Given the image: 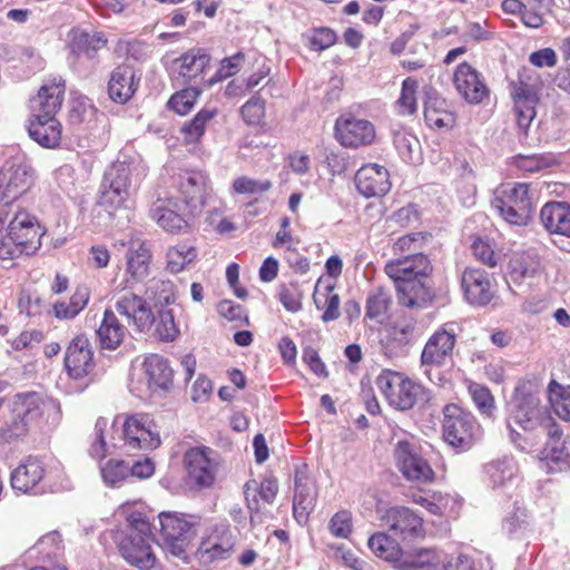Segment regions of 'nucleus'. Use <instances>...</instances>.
Listing matches in <instances>:
<instances>
[{"label":"nucleus","instance_id":"423d86ee","mask_svg":"<svg viewBox=\"0 0 570 570\" xmlns=\"http://www.w3.org/2000/svg\"><path fill=\"white\" fill-rule=\"evenodd\" d=\"M442 435L454 449L469 450L476 439L479 430L475 417L455 403L446 404L443 410Z\"/></svg>","mask_w":570,"mask_h":570},{"label":"nucleus","instance_id":"6e6552de","mask_svg":"<svg viewBox=\"0 0 570 570\" xmlns=\"http://www.w3.org/2000/svg\"><path fill=\"white\" fill-rule=\"evenodd\" d=\"M510 96L513 101L515 122L527 136V131L537 116L539 97V81L529 75L520 73L518 79L510 82Z\"/></svg>","mask_w":570,"mask_h":570},{"label":"nucleus","instance_id":"58836bf2","mask_svg":"<svg viewBox=\"0 0 570 570\" xmlns=\"http://www.w3.org/2000/svg\"><path fill=\"white\" fill-rule=\"evenodd\" d=\"M431 239V234L428 232L409 233L397 237L391 250L397 257H411V255L424 254L423 250Z\"/></svg>","mask_w":570,"mask_h":570},{"label":"nucleus","instance_id":"6e6d98bb","mask_svg":"<svg viewBox=\"0 0 570 570\" xmlns=\"http://www.w3.org/2000/svg\"><path fill=\"white\" fill-rule=\"evenodd\" d=\"M244 61L245 53L242 51H238L230 57H225L224 59H222L216 73L208 79V86H212L218 81H223L238 73L244 65Z\"/></svg>","mask_w":570,"mask_h":570},{"label":"nucleus","instance_id":"49530a36","mask_svg":"<svg viewBox=\"0 0 570 570\" xmlns=\"http://www.w3.org/2000/svg\"><path fill=\"white\" fill-rule=\"evenodd\" d=\"M108 39L102 32H76L72 37L73 48L88 58L96 57L97 52L107 47Z\"/></svg>","mask_w":570,"mask_h":570},{"label":"nucleus","instance_id":"09e8293b","mask_svg":"<svg viewBox=\"0 0 570 570\" xmlns=\"http://www.w3.org/2000/svg\"><path fill=\"white\" fill-rule=\"evenodd\" d=\"M62 413L58 401L46 397L38 403V423L41 430L50 432L61 422Z\"/></svg>","mask_w":570,"mask_h":570},{"label":"nucleus","instance_id":"4be33fe9","mask_svg":"<svg viewBox=\"0 0 570 570\" xmlns=\"http://www.w3.org/2000/svg\"><path fill=\"white\" fill-rule=\"evenodd\" d=\"M151 261L153 253L145 240H130L125 254V287L142 282L149 275Z\"/></svg>","mask_w":570,"mask_h":570},{"label":"nucleus","instance_id":"37998d69","mask_svg":"<svg viewBox=\"0 0 570 570\" xmlns=\"http://www.w3.org/2000/svg\"><path fill=\"white\" fill-rule=\"evenodd\" d=\"M197 257V250L194 246L186 243H179L170 246L166 253V271L171 274L183 272Z\"/></svg>","mask_w":570,"mask_h":570},{"label":"nucleus","instance_id":"5fc2aeb1","mask_svg":"<svg viewBox=\"0 0 570 570\" xmlns=\"http://www.w3.org/2000/svg\"><path fill=\"white\" fill-rule=\"evenodd\" d=\"M392 303L391 295L383 288H377L366 301V316L376 320L386 315Z\"/></svg>","mask_w":570,"mask_h":570},{"label":"nucleus","instance_id":"c756f323","mask_svg":"<svg viewBox=\"0 0 570 570\" xmlns=\"http://www.w3.org/2000/svg\"><path fill=\"white\" fill-rule=\"evenodd\" d=\"M540 220L550 234L570 237V205L549 202L540 210Z\"/></svg>","mask_w":570,"mask_h":570},{"label":"nucleus","instance_id":"de8ad7c7","mask_svg":"<svg viewBox=\"0 0 570 570\" xmlns=\"http://www.w3.org/2000/svg\"><path fill=\"white\" fill-rule=\"evenodd\" d=\"M539 268V261L529 253L514 254L509 262V274L514 282L533 276Z\"/></svg>","mask_w":570,"mask_h":570},{"label":"nucleus","instance_id":"603ef678","mask_svg":"<svg viewBox=\"0 0 570 570\" xmlns=\"http://www.w3.org/2000/svg\"><path fill=\"white\" fill-rule=\"evenodd\" d=\"M130 193L126 189H118L108 185L101 193L99 205L109 215L115 216L119 210L126 208Z\"/></svg>","mask_w":570,"mask_h":570},{"label":"nucleus","instance_id":"8fccbe9b","mask_svg":"<svg viewBox=\"0 0 570 570\" xmlns=\"http://www.w3.org/2000/svg\"><path fill=\"white\" fill-rule=\"evenodd\" d=\"M137 168L127 161H115L106 174L109 186L130 193L131 180Z\"/></svg>","mask_w":570,"mask_h":570},{"label":"nucleus","instance_id":"bb28decb","mask_svg":"<svg viewBox=\"0 0 570 570\" xmlns=\"http://www.w3.org/2000/svg\"><path fill=\"white\" fill-rule=\"evenodd\" d=\"M66 94V80L61 75H50L38 89V112L56 116L61 109Z\"/></svg>","mask_w":570,"mask_h":570},{"label":"nucleus","instance_id":"052dcab7","mask_svg":"<svg viewBox=\"0 0 570 570\" xmlns=\"http://www.w3.org/2000/svg\"><path fill=\"white\" fill-rule=\"evenodd\" d=\"M328 530L335 538L348 539L353 532V517L348 510L336 512L328 522Z\"/></svg>","mask_w":570,"mask_h":570},{"label":"nucleus","instance_id":"20e7f679","mask_svg":"<svg viewBox=\"0 0 570 570\" xmlns=\"http://www.w3.org/2000/svg\"><path fill=\"white\" fill-rule=\"evenodd\" d=\"M375 385L389 405L399 411L413 409L424 396V386L406 374L390 368L375 379Z\"/></svg>","mask_w":570,"mask_h":570},{"label":"nucleus","instance_id":"b1692460","mask_svg":"<svg viewBox=\"0 0 570 570\" xmlns=\"http://www.w3.org/2000/svg\"><path fill=\"white\" fill-rule=\"evenodd\" d=\"M355 186L366 198L382 197L391 188L389 170L379 164L363 165L355 174Z\"/></svg>","mask_w":570,"mask_h":570},{"label":"nucleus","instance_id":"f8f14e48","mask_svg":"<svg viewBox=\"0 0 570 570\" xmlns=\"http://www.w3.org/2000/svg\"><path fill=\"white\" fill-rule=\"evenodd\" d=\"M7 247H0L1 255L18 257L21 254L32 255L36 253V246L31 239L35 232V217L24 209H19L8 225Z\"/></svg>","mask_w":570,"mask_h":570},{"label":"nucleus","instance_id":"c9c22d12","mask_svg":"<svg viewBox=\"0 0 570 570\" xmlns=\"http://www.w3.org/2000/svg\"><path fill=\"white\" fill-rule=\"evenodd\" d=\"M367 546L375 557L393 563L394 568L401 562L404 554L400 543L385 532L372 534L367 541Z\"/></svg>","mask_w":570,"mask_h":570},{"label":"nucleus","instance_id":"a211bd4d","mask_svg":"<svg viewBox=\"0 0 570 570\" xmlns=\"http://www.w3.org/2000/svg\"><path fill=\"white\" fill-rule=\"evenodd\" d=\"M456 344L453 324L446 323L438 328L425 343L421 353L422 365L440 367L452 360Z\"/></svg>","mask_w":570,"mask_h":570},{"label":"nucleus","instance_id":"7ed1b4c3","mask_svg":"<svg viewBox=\"0 0 570 570\" xmlns=\"http://www.w3.org/2000/svg\"><path fill=\"white\" fill-rule=\"evenodd\" d=\"M491 204L499 216L511 225L527 226L532 220L534 204L527 183L501 185Z\"/></svg>","mask_w":570,"mask_h":570},{"label":"nucleus","instance_id":"13d9d810","mask_svg":"<svg viewBox=\"0 0 570 570\" xmlns=\"http://www.w3.org/2000/svg\"><path fill=\"white\" fill-rule=\"evenodd\" d=\"M155 333L160 341L173 342L179 333L175 323L174 314L170 309H161L158 318H155Z\"/></svg>","mask_w":570,"mask_h":570},{"label":"nucleus","instance_id":"774afa93","mask_svg":"<svg viewBox=\"0 0 570 570\" xmlns=\"http://www.w3.org/2000/svg\"><path fill=\"white\" fill-rule=\"evenodd\" d=\"M337 40L334 30L328 27L315 28L312 30L309 37V49L315 51H323L332 47Z\"/></svg>","mask_w":570,"mask_h":570},{"label":"nucleus","instance_id":"a18cd8bd","mask_svg":"<svg viewBox=\"0 0 570 570\" xmlns=\"http://www.w3.org/2000/svg\"><path fill=\"white\" fill-rule=\"evenodd\" d=\"M200 94L202 90L196 86L184 88L171 95L167 101V107L179 116L188 115L195 107Z\"/></svg>","mask_w":570,"mask_h":570},{"label":"nucleus","instance_id":"9d476101","mask_svg":"<svg viewBox=\"0 0 570 570\" xmlns=\"http://www.w3.org/2000/svg\"><path fill=\"white\" fill-rule=\"evenodd\" d=\"M176 191L179 200L190 214L200 215L207 198L210 195V180L208 175L198 169H187L179 173L176 181Z\"/></svg>","mask_w":570,"mask_h":570},{"label":"nucleus","instance_id":"f03ea898","mask_svg":"<svg viewBox=\"0 0 570 570\" xmlns=\"http://www.w3.org/2000/svg\"><path fill=\"white\" fill-rule=\"evenodd\" d=\"M512 403L513 407L508 417V425L513 442L521 439L517 429L531 433L538 429L544 430L550 422L554 421L541 403L535 381H519L512 395Z\"/></svg>","mask_w":570,"mask_h":570},{"label":"nucleus","instance_id":"0eeeda50","mask_svg":"<svg viewBox=\"0 0 570 570\" xmlns=\"http://www.w3.org/2000/svg\"><path fill=\"white\" fill-rule=\"evenodd\" d=\"M393 458L397 470L406 481L419 484H431L435 481L436 474L416 443L409 440L397 441Z\"/></svg>","mask_w":570,"mask_h":570},{"label":"nucleus","instance_id":"dca6fc26","mask_svg":"<svg viewBox=\"0 0 570 570\" xmlns=\"http://www.w3.org/2000/svg\"><path fill=\"white\" fill-rule=\"evenodd\" d=\"M452 82L460 97L470 105H479L490 96V89L482 73L466 61L455 67Z\"/></svg>","mask_w":570,"mask_h":570},{"label":"nucleus","instance_id":"7c9ffc66","mask_svg":"<svg viewBox=\"0 0 570 570\" xmlns=\"http://www.w3.org/2000/svg\"><path fill=\"white\" fill-rule=\"evenodd\" d=\"M127 334V327L119 321L115 312L110 308L105 309L97 330L100 347L115 351L124 343Z\"/></svg>","mask_w":570,"mask_h":570},{"label":"nucleus","instance_id":"412c9836","mask_svg":"<svg viewBox=\"0 0 570 570\" xmlns=\"http://www.w3.org/2000/svg\"><path fill=\"white\" fill-rule=\"evenodd\" d=\"M384 521L403 541L424 539L426 535L423 518L407 507L387 509Z\"/></svg>","mask_w":570,"mask_h":570},{"label":"nucleus","instance_id":"69168bd1","mask_svg":"<svg viewBox=\"0 0 570 570\" xmlns=\"http://www.w3.org/2000/svg\"><path fill=\"white\" fill-rule=\"evenodd\" d=\"M302 293L294 283L283 284L278 288V299L284 308L291 313H296L302 308Z\"/></svg>","mask_w":570,"mask_h":570},{"label":"nucleus","instance_id":"4c0bfd02","mask_svg":"<svg viewBox=\"0 0 570 570\" xmlns=\"http://www.w3.org/2000/svg\"><path fill=\"white\" fill-rule=\"evenodd\" d=\"M218 115L216 108L200 109L189 121L185 122L180 129L185 145H197L206 130L207 125Z\"/></svg>","mask_w":570,"mask_h":570},{"label":"nucleus","instance_id":"72a5a7b5","mask_svg":"<svg viewBox=\"0 0 570 570\" xmlns=\"http://www.w3.org/2000/svg\"><path fill=\"white\" fill-rule=\"evenodd\" d=\"M416 321L406 318L396 322L387 330V334L383 343L385 354L389 357L396 356L406 345H409L415 336Z\"/></svg>","mask_w":570,"mask_h":570},{"label":"nucleus","instance_id":"2eb2a0df","mask_svg":"<svg viewBox=\"0 0 570 570\" xmlns=\"http://www.w3.org/2000/svg\"><path fill=\"white\" fill-rule=\"evenodd\" d=\"M30 168L19 157L0 168V204L12 205L30 187Z\"/></svg>","mask_w":570,"mask_h":570},{"label":"nucleus","instance_id":"ddd939ff","mask_svg":"<svg viewBox=\"0 0 570 570\" xmlns=\"http://www.w3.org/2000/svg\"><path fill=\"white\" fill-rule=\"evenodd\" d=\"M212 57L202 48H191L170 65V75L183 83L207 85L206 75L210 69Z\"/></svg>","mask_w":570,"mask_h":570},{"label":"nucleus","instance_id":"c03bdc74","mask_svg":"<svg viewBox=\"0 0 570 570\" xmlns=\"http://www.w3.org/2000/svg\"><path fill=\"white\" fill-rule=\"evenodd\" d=\"M11 487L16 492L31 494L36 487V468L31 458L11 473Z\"/></svg>","mask_w":570,"mask_h":570},{"label":"nucleus","instance_id":"c85d7f7f","mask_svg":"<svg viewBox=\"0 0 570 570\" xmlns=\"http://www.w3.org/2000/svg\"><path fill=\"white\" fill-rule=\"evenodd\" d=\"M149 390L168 391L173 386L174 371L167 358L158 355H148L142 363Z\"/></svg>","mask_w":570,"mask_h":570},{"label":"nucleus","instance_id":"473e14b6","mask_svg":"<svg viewBox=\"0 0 570 570\" xmlns=\"http://www.w3.org/2000/svg\"><path fill=\"white\" fill-rule=\"evenodd\" d=\"M547 441L543 449L540 451L539 458L541 461L547 462H566L570 459V448L563 438L561 426L556 422L544 429Z\"/></svg>","mask_w":570,"mask_h":570},{"label":"nucleus","instance_id":"e433bc0d","mask_svg":"<svg viewBox=\"0 0 570 570\" xmlns=\"http://www.w3.org/2000/svg\"><path fill=\"white\" fill-rule=\"evenodd\" d=\"M442 563L441 553L434 548H421L403 554L397 570H433Z\"/></svg>","mask_w":570,"mask_h":570},{"label":"nucleus","instance_id":"864d4df0","mask_svg":"<svg viewBox=\"0 0 570 570\" xmlns=\"http://www.w3.org/2000/svg\"><path fill=\"white\" fill-rule=\"evenodd\" d=\"M468 391L480 413L491 416L495 407L494 396L491 391L485 385L476 382H470Z\"/></svg>","mask_w":570,"mask_h":570},{"label":"nucleus","instance_id":"cd10ccee","mask_svg":"<svg viewBox=\"0 0 570 570\" xmlns=\"http://www.w3.org/2000/svg\"><path fill=\"white\" fill-rule=\"evenodd\" d=\"M139 79H135L134 70L128 66H118L108 81V96L118 104L127 102L136 92Z\"/></svg>","mask_w":570,"mask_h":570},{"label":"nucleus","instance_id":"5701e85b","mask_svg":"<svg viewBox=\"0 0 570 570\" xmlns=\"http://www.w3.org/2000/svg\"><path fill=\"white\" fill-rule=\"evenodd\" d=\"M119 552L127 563L139 570H161V563L157 558L148 540H141L128 534L119 543Z\"/></svg>","mask_w":570,"mask_h":570},{"label":"nucleus","instance_id":"39448f33","mask_svg":"<svg viewBox=\"0 0 570 570\" xmlns=\"http://www.w3.org/2000/svg\"><path fill=\"white\" fill-rule=\"evenodd\" d=\"M159 535L164 547L175 557L186 559V552L197 535L200 518L179 512H160Z\"/></svg>","mask_w":570,"mask_h":570},{"label":"nucleus","instance_id":"680f3d73","mask_svg":"<svg viewBox=\"0 0 570 570\" xmlns=\"http://www.w3.org/2000/svg\"><path fill=\"white\" fill-rule=\"evenodd\" d=\"M273 184L271 180H255L247 176L237 177L232 185L234 193L240 195H255L268 191Z\"/></svg>","mask_w":570,"mask_h":570},{"label":"nucleus","instance_id":"338daca9","mask_svg":"<svg viewBox=\"0 0 570 570\" xmlns=\"http://www.w3.org/2000/svg\"><path fill=\"white\" fill-rule=\"evenodd\" d=\"M513 164L524 173H537L551 166V161L543 155H518L513 157Z\"/></svg>","mask_w":570,"mask_h":570},{"label":"nucleus","instance_id":"9b49d317","mask_svg":"<svg viewBox=\"0 0 570 570\" xmlns=\"http://www.w3.org/2000/svg\"><path fill=\"white\" fill-rule=\"evenodd\" d=\"M178 209L177 199L173 197L159 198L150 207L149 217L168 234H188L193 230V222L197 215L190 214L185 206L180 212Z\"/></svg>","mask_w":570,"mask_h":570},{"label":"nucleus","instance_id":"f3484780","mask_svg":"<svg viewBox=\"0 0 570 570\" xmlns=\"http://www.w3.org/2000/svg\"><path fill=\"white\" fill-rule=\"evenodd\" d=\"M124 440L130 450L151 451L161 441L156 424L147 414H134L124 422Z\"/></svg>","mask_w":570,"mask_h":570},{"label":"nucleus","instance_id":"4d7b16f0","mask_svg":"<svg viewBox=\"0 0 570 570\" xmlns=\"http://www.w3.org/2000/svg\"><path fill=\"white\" fill-rule=\"evenodd\" d=\"M240 115L247 126H262L265 119V100L259 97H252L242 106Z\"/></svg>","mask_w":570,"mask_h":570},{"label":"nucleus","instance_id":"aec40b11","mask_svg":"<svg viewBox=\"0 0 570 570\" xmlns=\"http://www.w3.org/2000/svg\"><path fill=\"white\" fill-rule=\"evenodd\" d=\"M94 348L89 338L77 335L67 346L65 354V367L73 380H82L90 375L96 366Z\"/></svg>","mask_w":570,"mask_h":570},{"label":"nucleus","instance_id":"e2e57ef3","mask_svg":"<svg viewBox=\"0 0 570 570\" xmlns=\"http://www.w3.org/2000/svg\"><path fill=\"white\" fill-rule=\"evenodd\" d=\"M101 475L106 483L115 485L130 475L129 465L122 460H109L101 466Z\"/></svg>","mask_w":570,"mask_h":570},{"label":"nucleus","instance_id":"bf43d9fd","mask_svg":"<svg viewBox=\"0 0 570 570\" xmlns=\"http://www.w3.org/2000/svg\"><path fill=\"white\" fill-rule=\"evenodd\" d=\"M471 250L476 261L491 268L495 267L501 258L489 239L475 238L471 244Z\"/></svg>","mask_w":570,"mask_h":570},{"label":"nucleus","instance_id":"f704fd0d","mask_svg":"<svg viewBox=\"0 0 570 570\" xmlns=\"http://www.w3.org/2000/svg\"><path fill=\"white\" fill-rule=\"evenodd\" d=\"M316 500L314 482L306 476H295L293 512L298 522H306Z\"/></svg>","mask_w":570,"mask_h":570},{"label":"nucleus","instance_id":"3c124183","mask_svg":"<svg viewBox=\"0 0 570 570\" xmlns=\"http://www.w3.org/2000/svg\"><path fill=\"white\" fill-rule=\"evenodd\" d=\"M63 541L58 531L48 532L38 540V554L42 560L56 561L63 556Z\"/></svg>","mask_w":570,"mask_h":570},{"label":"nucleus","instance_id":"f257e3e1","mask_svg":"<svg viewBox=\"0 0 570 570\" xmlns=\"http://www.w3.org/2000/svg\"><path fill=\"white\" fill-rule=\"evenodd\" d=\"M384 273L394 284L401 306L424 307L433 301L429 285L433 265L426 254L392 258L385 263Z\"/></svg>","mask_w":570,"mask_h":570},{"label":"nucleus","instance_id":"1a4fd4ad","mask_svg":"<svg viewBox=\"0 0 570 570\" xmlns=\"http://www.w3.org/2000/svg\"><path fill=\"white\" fill-rule=\"evenodd\" d=\"M188 481L197 488H210L219 469L217 452L206 445L189 448L183 455Z\"/></svg>","mask_w":570,"mask_h":570},{"label":"nucleus","instance_id":"ea45409f","mask_svg":"<svg viewBox=\"0 0 570 570\" xmlns=\"http://www.w3.org/2000/svg\"><path fill=\"white\" fill-rule=\"evenodd\" d=\"M547 397L554 414L570 422V385L551 380L547 387Z\"/></svg>","mask_w":570,"mask_h":570},{"label":"nucleus","instance_id":"393cba45","mask_svg":"<svg viewBox=\"0 0 570 570\" xmlns=\"http://www.w3.org/2000/svg\"><path fill=\"white\" fill-rule=\"evenodd\" d=\"M461 287L471 305L485 306L494 297L492 282L488 273L480 268H465L461 276Z\"/></svg>","mask_w":570,"mask_h":570},{"label":"nucleus","instance_id":"0e129e2a","mask_svg":"<svg viewBox=\"0 0 570 570\" xmlns=\"http://www.w3.org/2000/svg\"><path fill=\"white\" fill-rule=\"evenodd\" d=\"M217 311L222 317L235 323V326H244L249 324L248 315L245 308L233 301H222L217 306Z\"/></svg>","mask_w":570,"mask_h":570},{"label":"nucleus","instance_id":"a878e982","mask_svg":"<svg viewBox=\"0 0 570 570\" xmlns=\"http://www.w3.org/2000/svg\"><path fill=\"white\" fill-rule=\"evenodd\" d=\"M423 115L426 126L433 130L450 131L456 126V111L445 98L439 95L426 97Z\"/></svg>","mask_w":570,"mask_h":570},{"label":"nucleus","instance_id":"2f4dec72","mask_svg":"<svg viewBox=\"0 0 570 570\" xmlns=\"http://www.w3.org/2000/svg\"><path fill=\"white\" fill-rule=\"evenodd\" d=\"M313 301L317 309L323 311L322 321L331 322L340 317V295L335 292V284L318 278L314 292Z\"/></svg>","mask_w":570,"mask_h":570},{"label":"nucleus","instance_id":"6ab92c4d","mask_svg":"<svg viewBox=\"0 0 570 570\" xmlns=\"http://www.w3.org/2000/svg\"><path fill=\"white\" fill-rule=\"evenodd\" d=\"M115 309L125 316L139 333H148L155 323V315L149 303L142 296L132 292L118 295Z\"/></svg>","mask_w":570,"mask_h":570},{"label":"nucleus","instance_id":"4468645a","mask_svg":"<svg viewBox=\"0 0 570 570\" xmlns=\"http://www.w3.org/2000/svg\"><path fill=\"white\" fill-rule=\"evenodd\" d=\"M334 136L345 148L370 146L376 138L374 125L354 115H342L335 120Z\"/></svg>","mask_w":570,"mask_h":570},{"label":"nucleus","instance_id":"a19ab883","mask_svg":"<svg viewBox=\"0 0 570 570\" xmlns=\"http://www.w3.org/2000/svg\"><path fill=\"white\" fill-rule=\"evenodd\" d=\"M62 138V126L56 116L38 112V145L45 148H57Z\"/></svg>","mask_w":570,"mask_h":570},{"label":"nucleus","instance_id":"79ce46f5","mask_svg":"<svg viewBox=\"0 0 570 570\" xmlns=\"http://www.w3.org/2000/svg\"><path fill=\"white\" fill-rule=\"evenodd\" d=\"M419 81L414 77H406L401 85L400 96L394 107L396 114L402 117L413 116L417 111Z\"/></svg>","mask_w":570,"mask_h":570}]
</instances>
